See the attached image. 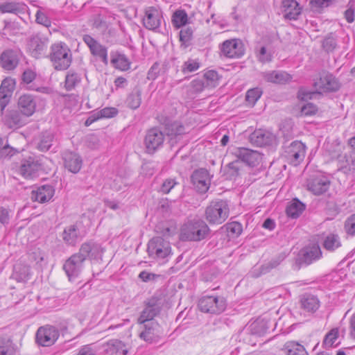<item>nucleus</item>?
<instances>
[{
  "label": "nucleus",
  "instance_id": "nucleus-1",
  "mask_svg": "<svg viewBox=\"0 0 355 355\" xmlns=\"http://www.w3.org/2000/svg\"><path fill=\"white\" fill-rule=\"evenodd\" d=\"M210 229L202 219L188 220L180 228V239L182 241H201L209 236Z\"/></svg>",
  "mask_w": 355,
  "mask_h": 355
},
{
  "label": "nucleus",
  "instance_id": "nucleus-2",
  "mask_svg": "<svg viewBox=\"0 0 355 355\" xmlns=\"http://www.w3.org/2000/svg\"><path fill=\"white\" fill-rule=\"evenodd\" d=\"M49 58L53 68L57 71L67 70L71 64L73 55L67 44L58 42L50 47Z\"/></svg>",
  "mask_w": 355,
  "mask_h": 355
},
{
  "label": "nucleus",
  "instance_id": "nucleus-3",
  "mask_svg": "<svg viewBox=\"0 0 355 355\" xmlns=\"http://www.w3.org/2000/svg\"><path fill=\"white\" fill-rule=\"evenodd\" d=\"M230 208L227 200L211 201L205 209V218L210 223L220 225L229 216Z\"/></svg>",
  "mask_w": 355,
  "mask_h": 355
},
{
  "label": "nucleus",
  "instance_id": "nucleus-4",
  "mask_svg": "<svg viewBox=\"0 0 355 355\" xmlns=\"http://www.w3.org/2000/svg\"><path fill=\"white\" fill-rule=\"evenodd\" d=\"M148 256L157 261L165 263L171 255L170 242L162 236H155L148 243Z\"/></svg>",
  "mask_w": 355,
  "mask_h": 355
},
{
  "label": "nucleus",
  "instance_id": "nucleus-5",
  "mask_svg": "<svg viewBox=\"0 0 355 355\" xmlns=\"http://www.w3.org/2000/svg\"><path fill=\"white\" fill-rule=\"evenodd\" d=\"M43 169L40 159L29 156L21 160L18 173L25 179L33 180L37 178Z\"/></svg>",
  "mask_w": 355,
  "mask_h": 355
},
{
  "label": "nucleus",
  "instance_id": "nucleus-6",
  "mask_svg": "<svg viewBox=\"0 0 355 355\" xmlns=\"http://www.w3.org/2000/svg\"><path fill=\"white\" fill-rule=\"evenodd\" d=\"M226 300L220 296L206 295L198 302V307L202 312L211 314H220L226 308Z\"/></svg>",
  "mask_w": 355,
  "mask_h": 355
},
{
  "label": "nucleus",
  "instance_id": "nucleus-7",
  "mask_svg": "<svg viewBox=\"0 0 355 355\" xmlns=\"http://www.w3.org/2000/svg\"><path fill=\"white\" fill-rule=\"evenodd\" d=\"M306 155V146L300 141H294L284 147L283 156L293 166L302 162Z\"/></svg>",
  "mask_w": 355,
  "mask_h": 355
},
{
  "label": "nucleus",
  "instance_id": "nucleus-8",
  "mask_svg": "<svg viewBox=\"0 0 355 355\" xmlns=\"http://www.w3.org/2000/svg\"><path fill=\"white\" fill-rule=\"evenodd\" d=\"M85 260L83 255L78 251L65 261L63 265V270L69 281H72L79 276L83 270Z\"/></svg>",
  "mask_w": 355,
  "mask_h": 355
},
{
  "label": "nucleus",
  "instance_id": "nucleus-9",
  "mask_svg": "<svg viewBox=\"0 0 355 355\" xmlns=\"http://www.w3.org/2000/svg\"><path fill=\"white\" fill-rule=\"evenodd\" d=\"M165 139V134L157 127L149 129L144 138V145L146 153H155L162 147Z\"/></svg>",
  "mask_w": 355,
  "mask_h": 355
},
{
  "label": "nucleus",
  "instance_id": "nucleus-10",
  "mask_svg": "<svg viewBox=\"0 0 355 355\" xmlns=\"http://www.w3.org/2000/svg\"><path fill=\"white\" fill-rule=\"evenodd\" d=\"M331 181L323 174H315L310 176L306 182V189L315 196L325 193L329 189Z\"/></svg>",
  "mask_w": 355,
  "mask_h": 355
},
{
  "label": "nucleus",
  "instance_id": "nucleus-11",
  "mask_svg": "<svg viewBox=\"0 0 355 355\" xmlns=\"http://www.w3.org/2000/svg\"><path fill=\"white\" fill-rule=\"evenodd\" d=\"M49 38L42 33H37L30 37L28 41V49L31 55L35 58L42 57L47 49Z\"/></svg>",
  "mask_w": 355,
  "mask_h": 355
},
{
  "label": "nucleus",
  "instance_id": "nucleus-12",
  "mask_svg": "<svg viewBox=\"0 0 355 355\" xmlns=\"http://www.w3.org/2000/svg\"><path fill=\"white\" fill-rule=\"evenodd\" d=\"M338 79L331 73L322 72L320 73L319 78L313 83V87L318 93L336 92L340 88Z\"/></svg>",
  "mask_w": 355,
  "mask_h": 355
},
{
  "label": "nucleus",
  "instance_id": "nucleus-13",
  "mask_svg": "<svg viewBox=\"0 0 355 355\" xmlns=\"http://www.w3.org/2000/svg\"><path fill=\"white\" fill-rule=\"evenodd\" d=\"M232 154L240 162L245 163L250 166H257L261 161V153L248 148L239 147L233 149Z\"/></svg>",
  "mask_w": 355,
  "mask_h": 355
},
{
  "label": "nucleus",
  "instance_id": "nucleus-14",
  "mask_svg": "<svg viewBox=\"0 0 355 355\" xmlns=\"http://www.w3.org/2000/svg\"><path fill=\"white\" fill-rule=\"evenodd\" d=\"M162 19V10L157 7L150 6L145 10L143 25L148 30L156 31L160 27Z\"/></svg>",
  "mask_w": 355,
  "mask_h": 355
},
{
  "label": "nucleus",
  "instance_id": "nucleus-15",
  "mask_svg": "<svg viewBox=\"0 0 355 355\" xmlns=\"http://www.w3.org/2000/svg\"><path fill=\"white\" fill-rule=\"evenodd\" d=\"M160 300L157 297H152L146 302V306L141 311L137 322L139 324H144L153 321V318L159 314L161 310Z\"/></svg>",
  "mask_w": 355,
  "mask_h": 355
},
{
  "label": "nucleus",
  "instance_id": "nucleus-16",
  "mask_svg": "<svg viewBox=\"0 0 355 355\" xmlns=\"http://www.w3.org/2000/svg\"><path fill=\"white\" fill-rule=\"evenodd\" d=\"M83 42L89 49L91 54L98 58L105 65L108 64L107 48L89 35L83 37Z\"/></svg>",
  "mask_w": 355,
  "mask_h": 355
},
{
  "label": "nucleus",
  "instance_id": "nucleus-17",
  "mask_svg": "<svg viewBox=\"0 0 355 355\" xmlns=\"http://www.w3.org/2000/svg\"><path fill=\"white\" fill-rule=\"evenodd\" d=\"M59 335V331L55 327L49 325L41 327L36 333V342L40 345L49 347L54 344Z\"/></svg>",
  "mask_w": 355,
  "mask_h": 355
},
{
  "label": "nucleus",
  "instance_id": "nucleus-18",
  "mask_svg": "<svg viewBox=\"0 0 355 355\" xmlns=\"http://www.w3.org/2000/svg\"><path fill=\"white\" fill-rule=\"evenodd\" d=\"M221 53L229 58H240L244 54L242 42L237 39L225 40L220 46Z\"/></svg>",
  "mask_w": 355,
  "mask_h": 355
},
{
  "label": "nucleus",
  "instance_id": "nucleus-19",
  "mask_svg": "<svg viewBox=\"0 0 355 355\" xmlns=\"http://www.w3.org/2000/svg\"><path fill=\"white\" fill-rule=\"evenodd\" d=\"M15 85V79L11 78H6L1 82L0 85V111L1 114L10 103Z\"/></svg>",
  "mask_w": 355,
  "mask_h": 355
},
{
  "label": "nucleus",
  "instance_id": "nucleus-20",
  "mask_svg": "<svg viewBox=\"0 0 355 355\" xmlns=\"http://www.w3.org/2000/svg\"><path fill=\"white\" fill-rule=\"evenodd\" d=\"M191 182L198 192L205 193L209 188L211 179L207 169L200 168L193 171L191 175Z\"/></svg>",
  "mask_w": 355,
  "mask_h": 355
},
{
  "label": "nucleus",
  "instance_id": "nucleus-21",
  "mask_svg": "<svg viewBox=\"0 0 355 355\" xmlns=\"http://www.w3.org/2000/svg\"><path fill=\"white\" fill-rule=\"evenodd\" d=\"M28 118L17 108L8 111L3 121L9 128L17 129L25 125L28 123Z\"/></svg>",
  "mask_w": 355,
  "mask_h": 355
},
{
  "label": "nucleus",
  "instance_id": "nucleus-22",
  "mask_svg": "<svg viewBox=\"0 0 355 355\" xmlns=\"http://www.w3.org/2000/svg\"><path fill=\"white\" fill-rule=\"evenodd\" d=\"M322 252L318 245H313L303 248L299 253L297 261L300 265H309L320 258Z\"/></svg>",
  "mask_w": 355,
  "mask_h": 355
},
{
  "label": "nucleus",
  "instance_id": "nucleus-23",
  "mask_svg": "<svg viewBox=\"0 0 355 355\" xmlns=\"http://www.w3.org/2000/svg\"><path fill=\"white\" fill-rule=\"evenodd\" d=\"M37 102L34 96L29 94L21 95L17 101V109L27 117L31 116L36 110Z\"/></svg>",
  "mask_w": 355,
  "mask_h": 355
},
{
  "label": "nucleus",
  "instance_id": "nucleus-24",
  "mask_svg": "<svg viewBox=\"0 0 355 355\" xmlns=\"http://www.w3.org/2000/svg\"><path fill=\"white\" fill-rule=\"evenodd\" d=\"M250 141L252 144L260 147L270 146L275 141V136L270 132L259 129L250 135Z\"/></svg>",
  "mask_w": 355,
  "mask_h": 355
},
{
  "label": "nucleus",
  "instance_id": "nucleus-25",
  "mask_svg": "<svg viewBox=\"0 0 355 355\" xmlns=\"http://www.w3.org/2000/svg\"><path fill=\"white\" fill-rule=\"evenodd\" d=\"M79 251L85 259L87 257L91 259H98L102 258L104 249L101 244L89 241L83 243Z\"/></svg>",
  "mask_w": 355,
  "mask_h": 355
},
{
  "label": "nucleus",
  "instance_id": "nucleus-26",
  "mask_svg": "<svg viewBox=\"0 0 355 355\" xmlns=\"http://www.w3.org/2000/svg\"><path fill=\"white\" fill-rule=\"evenodd\" d=\"M64 167L71 173H77L80 171L83 159L81 157L71 151L67 150L62 155Z\"/></svg>",
  "mask_w": 355,
  "mask_h": 355
},
{
  "label": "nucleus",
  "instance_id": "nucleus-27",
  "mask_svg": "<svg viewBox=\"0 0 355 355\" xmlns=\"http://www.w3.org/2000/svg\"><path fill=\"white\" fill-rule=\"evenodd\" d=\"M19 61L17 51L12 49H6L0 55V65L6 70L15 69Z\"/></svg>",
  "mask_w": 355,
  "mask_h": 355
},
{
  "label": "nucleus",
  "instance_id": "nucleus-28",
  "mask_svg": "<svg viewBox=\"0 0 355 355\" xmlns=\"http://www.w3.org/2000/svg\"><path fill=\"white\" fill-rule=\"evenodd\" d=\"M262 78L268 83L274 84H286L292 79V76L283 71H270L261 73Z\"/></svg>",
  "mask_w": 355,
  "mask_h": 355
},
{
  "label": "nucleus",
  "instance_id": "nucleus-29",
  "mask_svg": "<svg viewBox=\"0 0 355 355\" xmlns=\"http://www.w3.org/2000/svg\"><path fill=\"white\" fill-rule=\"evenodd\" d=\"M104 352L107 355H127L128 348L120 340L112 339L103 345Z\"/></svg>",
  "mask_w": 355,
  "mask_h": 355
},
{
  "label": "nucleus",
  "instance_id": "nucleus-30",
  "mask_svg": "<svg viewBox=\"0 0 355 355\" xmlns=\"http://www.w3.org/2000/svg\"><path fill=\"white\" fill-rule=\"evenodd\" d=\"M55 190L51 185H43L31 192V199L33 201H37L44 203L50 200L53 195Z\"/></svg>",
  "mask_w": 355,
  "mask_h": 355
},
{
  "label": "nucleus",
  "instance_id": "nucleus-31",
  "mask_svg": "<svg viewBox=\"0 0 355 355\" xmlns=\"http://www.w3.org/2000/svg\"><path fill=\"white\" fill-rule=\"evenodd\" d=\"M157 322L151 321L144 324V329L140 333L139 337L148 343H156L159 336L157 332Z\"/></svg>",
  "mask_w": 355,
  "mask_h": 355
},
{
  "label": "nucleus",
  "instance_id": "nucleus-32",
  "mask_svg": "<svg viewBox=\"0 0 355 355\" xmlns=\"http://www.w3.org/2000/svg\"><path fill=\"white\" fill-rule=\"evenodd\" d=\"M62 238L67 245L75 246L81 239L78 226L73 224L66 227L62 232Z\"/></svg>",
  "mask_w": 355,
  "mask_h": 355
},
{
  "label": "nucleus",
  "instance_id": "nucleus-33",
  "mask_svg": "<svg viewBox=\"0 0 355 355\" xmlns=\"http://www.w3.org/2000/svg\"><path fill=\"white\" fill-rule=\"evenodd\" d=\"M300 306L305 311L314 313L320 307V301L316 296L305 293L300 297Z\"/></svg>",
  "mask_w": 355,
  "mask_h": 355
},
{
  "label": "nucleus",
  "instance_id": "nucleus-34",
  "mask_svg": "<svg viewBox=\"0 0 355 355\" xmlns=\"http://www.w3.org/2000/svg\"><path fill=\"white\" fill-rule=\"evenodd\" d=\"M26 8V4L22 1H11L0 3L1 13H11L17 15L24 12Z\"/></svg>",
  "mask_w": 355,
  "mask_h": 355
},
{
  "label": "nucleus",
  "instance_id": "nucleus-35",
  "mask_svg": "<svg viewBox=\"0 0 355 355\" xmlns=\"http://www.w3.org/2000/svg\"><path fill=\"white\" fill-rule=\"evenodd\" d=\"M284 8V16L286 19H296L300 14V7L295 0H284L282 2Z\"/></svg>",
  "mask_w": 355,
  "mask_h": 355
},
{
  "label": "nucleus",
  "instance_id": "nucleus-36",
  "mask_svg": "<svg viewBox=\"0 0 355 355\" xmlns=\"http://www.w3.org/2000/svg\"><path fill=\"white\" fill-rule=\"evenodd\" d=\"M338 170L344 173H349L355 171V158L350 155L345 153L339 155L337 157Z\"/></svg>",
  "mask_w": 355,
  "mask_h": 355
},
{
  "label": "nucleus",
  "instance_id": "nucleus-37",
  "mask_svg": "<svg viewBox=\"0 0 355 355\" xmlns=\"http://www.w3.org/2000/svg\"><path fill=\"white\" fill-rule=\"evenodd\" d=\"M282 351L286 355H309L304 347L293 340L286 342Z\"/></svg>",
  "mask_w": 355,
  "mask_h": 355
},
{
  "label": "nucleus",
  "instance_id": "nucleus-38",
  "mask_svg": "<svg viewBox=\"0 0 355 355\" xmlns=\"http://www.w3.org/2000/svg\"><path fill=\"white\" fill-rule=\"evenodd\" d=\"M110 62L114 67L121 71H126L130 68V62L125 55L117 51H112L110 53Z\"/></svg>",
  "mask_w": 355,
  "mask_h": 355
},
{
  "label": "nucleus",
  "instance_id": "nucleus-39",
  "mask_svg": "<svg viewBox=\"0 0 355 355\" xmlns=\"http://www.w3.org/2000/svg\"><path fill=\"white\" fill-rule=\"evenodd\" d=\"M81 75L74 70H69L64 80V88L67 91L74 89L81 82Z\"/></svg>",
  "mask_w": 355,
  "mask_h": 355
},
{
  "label": "nucleus",
  "instance_id": "nucleus-40",
  "mask_svg": "<svg viewBox=\"0 0 355 355\" xmlns=\"http://www.w3.org/2000/svg\"><path fill=\"white\" fill-rule=\"evenodd\" d=\"M125 103L132 110H136L139 107L141 103V90L139 87H135L128 95Z\"/></svg>",
  "mask_w": 355,
  "mask_h": 355
},
{
  "label": "nucleus",
  "instance_id": "nucleus-41",
  "mask_svg": "<svg viewBox=\"0 0 355 355\" xmlns=\"http://www.w3.org/2000/svg\"><path fill=\"white\" fill-rule=\"evenodd\" d=\"M241 162L239 160H235L229 163L224 168L223 175L226 179L234 180L240 175Z\"/></svg>",
  "mask_w": 355,
  "mask_h": 355
},
{
  "label": "nucleus",
  "instance_id": "nucleus-42",
  "mask_svg": "<svg viewBox=\"0 0 355 355\" xmlns=\"http://www.w3.org/2000/svg\"><path fill=\"white\" fill-rule=\"evenodd\" d=\"M323 248L328 251H334L341 246V241L339 236L336 234L330 233L324 237Z\"/></svg>",
  "mask_w": 355,
  "mask_h": 355
},
{
  "label": "nucleus",
  "instance_id": "nucleus-43",
  "mask_svg": "<svg viewBox=\"0 0 355 355\" xmlns=\"http://www.w3.org/2000/svg\"><path fill=\"white\" fill-rule=\"evenodd\" d=\"M305 209V205L299 200L294 199L286 207V212L288 217L292 218H298Z\"/></svg>",
  "mask_w": 355,
  "mask_h": 355
},
{
  "label": "nucleus",
  "instance_id": "nucleus-44",
  "mask_svg": "<svg viewBox=\"0 0 355 355\" xmlns=\"http://www.w3.org/2000/svg\"><path fill=\"white\" fill-rule=\"evenodd\" d=\"M14 344L8 336L0 335V355H15Z\"/></svg>",
  "mask_w": 355,
  "mask_h": 355
},
{
  "label": "nucleus",
  "instance_id": "nucleus-45",
  "mask_svg": "<svg viewBox=\"0 0 355 355\" xmlns=\"http://www.w3.org/2000/svg\"><path fill=\"white\" fill-rule=\"evenodd\" d=\"M288 256V253L283 252L279 253L275 257L272 259L269 262L261 266V272L266 274L272 269L277 268Z\"/></svg>",
  "mask_w": 355,
  "mask_h": 355
},
{
  "label": "nucleus",
  "instance_id": "nucleus-46",
  "mask_svg": "<svg viewBox=\"0 0 355 355\" xmlns=\"http://www.w3.org/2000/svg\"><path fill=\"white\" fill-rule=\"evenodd\" d=\"M189 21L188 15L184 10H177L173 15L171 21L173 26L176 28H180L185 26Z\"/></svg>",
  "mask_w": 355,
  "mask_h": 355
},
{
  "label": "nucleus",
  "instance_id": "nucleus-47",
  "mask_svg": "<svg viewBox=\"0 0 355 355\" xmlns=\"http://www.w3.org/2000/svg\"><path fill=\"white\" fill-rule=\"evenodd\" d=\"M53 139L54 136L51 132H43L40 141L38 143V149L43 152L49 150L53 144Z\"/></svg>",
  "mask_w": 355,
  "mask_h": 355
},
{
  "label": "nucleus",
  "instance_id": "nucleus-48",
  "mask_svg": "<svg viewBox=\"0 0 355 355\" xmlns=\"http://www.w3.org/2000/svg\"><path fill=\"white\" fill-rule=\"evenodd\" d=\"M202 78L205 81V84L208 88H214L218 85L219 76L217 71L214 70L206 71Z\"/></svg>",
  "mask_w": 355,
  "mask_h": 355
},
{
  "label": "nucleus",
  "instance_id": "nucleus-49",
  "mask_svg": "<svg viewBox=\"0 0 355 355\" xmlns=\"http://www.w3.org/2000/svg\"><path fill=\"white\" fill-rule=\"evenodd\" d=\"M14 275L17 281H26L30 278V267L28 266L17 265L14 268Z\"/></svg>",
  "mask_w": 355,
  "mask_h": 355
},
{
  "label": "nucleus",
  "instance_id": "nucleus-50",
  "mask_svg": "<svg viewBox=\"0 0 355 355\" xmlns=\"http://www.w3.org/2000/svg\"><path fill=\"white\" fill-rule=\"evenodd\" d=\"M263 91L259 87H255L248 90L245 95L246 101L251 105H254L256 102L260 98Z\"/></svg>",
  "mask_w": 355,
  "mask_h": 355
},
{
  "label": "nucleus",
  "instance_id": "nucleus-51",
  "mask_svg": "<svg viewBox=\"0 0 355 355\" xmlns=\"http://www.w3.org/2000/svg\"><path fill=\"white\" fill-rule=\"evenodd\" d=\"M322 46L323 49L329 52H332L337 46L336 38L332 33L329 34L322 41Z\"/></svg>",
  "mask_w": 355,
  "mask_h": 355
},
{
  "label": "nucleus",
  "instance_id": "nucleus-52",
  "mask_svg": "<svg viewBox=\"0 0 355 355\" xmlns=\"http://www.w3.org/2000/svg\"><path fill=\"white\" fill-rule=\"evenodd\" d=\"M167 135L168 137H177L184 134V127L178 122H174L171 123L167 128Z\"/></svg>",
  "mask_w": 355,
  "mask_h": 355
},
{
  "label": "nucleus",
  "instance_id": "nucleus-53",
  "mask_svg": "<svg viewBox=\"0 0 355 355\" xmlns=\"http://www.w3.org/2000/svg\"><path fill=\"white\" fill-rule=\"evenodd\" d=\"M338 337V329H332L327 333L323 340V345L327 348L332 347Z\"/></svg>",
  "mask_w": 355,
  "mask_h": 355
},
{
  "label": "nucleus",
  "instance_id": "nucleus-54",
  "mask_svg": "<svg viewBox=\"0 0 355 355\" xmlns=\"http://www.w3.org/2000/svg\"><path fill=\"white\" fill-rule=\"evenodd\" d=\"M200 62L196 60L189 59L183 63L182 71L184 73L194 72L200 68Z\"/></svg>",
  "mask_w": 355,
  "mask_h": 355
},
{
  "label": "nucleus",
  "instance_id": "nucleus-55",
  "mask_svg": "<svg viewBox=\"0 0 355 355\" xmlns=\"http://www.w3.org/2000/svg\"><path fill=\"white\" fill-rule=\"evenodd\" d=\"M190 86L191 92L196 94L200 93L205 88H208L205 84V81L202 77L193 79L191 82Z\"/></svg>",
  "mask_w": 355,
  "mask_h": 355
},
{
  "label": "nucleus",
  "instance_id": "nucleus-56",
  "mask_svg": "<svg viewBox=\"0 0 355 355\" xmlns=\"http://www.w3.org/2000/svg\"><path fill=\"white\" fill-rule=\"evenodd\" d=\"M226 230L228 233L234 236H239L243 231L242 225L236 221L227 223L226 225Z\"/></svg>",
  "mask_w": 355,
  "mask_h": 355
},
{
  "label": "nucleus",
  "instance_id": "nucleus-57",
  "mask_svg": "<svg viewBox=\"0 0 355 355\" xmlns=\"http://www.w3.org/2000/svg\"><path fill=\"white\" fill-rule=\"evenodd\" d=\"M178 183L174 178H167L162 184L159 191L164 194L168 193Z\"/></svg>",
  "mask_w": 355,
  "mask_h": 355
},
{
  "label": "nucleus",
  "instance_id": "nucleus-58",
  "mask_svg": "<svg viewBox=\"0 0 355 355\" xmlns=\"http://www.w3.org/2000/svg\"><path fill=\"white\" fill-rule=\"evenodd\" d=\"M344 227L348 235L355 236V214L347 218Z\"/></svg>",
  "mask_w": 355,
  "mask_h": 355
},
{
  "label": "nucleus",
  "instance_id": "nucleus-59",
  "mask_svg": "<svg viewBox=\"0 0 355 355\" xmlns=\"http://www.w3.org/2000/svg\"><path fill=\"white\" fill-rule=\"evenodd\" d=\"M192 35H193V31L191 28H185L181 29L180 31V42L187 45L188 43L190 42V41L192 39Z\"/></svg>",
  "mask_w": 355,
  "mask_h": 355
},
{
  "label": "nucleus",
  "instance_id": "nucleus-60",
  "mask_svg": "<svg viewBox=\"0 0 355 355\" xmlns=\"http://www.w3.org/2000/svg\"><path fill=\"white\" fill-rule=\"evenodd\" d=\"M18 153V150L12 147H10L7 142L1 147L0 149V157H11L14 155Z\"/></svg>",
  "mask_w": 355,
  "mask_h": 355
},
{
  "label": "nucleus",
  "instance_id": "nucleus-61",
  "mask_svg": "<svg viewBox=\"0 0 355 355\" xmlns=\"http://www.w3.org/2000/svg\"><path fill=\"white\" fill-rule=\"evenodd\" d=\"M318 109L315 105L309 103L302 107L300 110V116H311L315 114Z\"/></svg>",
  "mask_w": 355,
  "mask_h": 355
},
{
  "label": "nucleus",
  "instance_id": "nucleus-62",
  "mask_svg": "<svg viewBox=\"0 0 355 355\" xmlns=\"http://www.w3.org/2000/svg\"><path fill=\"white\" fill-rule=\"evenodd\" d=\"M10 210L4 207H0V223L3 226L9 224L10 220Z\"/></svg>",
  "mask_w": 355,
  "mask_h": 355
},
{
  "label": "nucleus",
  "instance_id": "nucleus-63",
  "mask_svg": "<svg viewBox=\"0 0 355 355\" xmlns=\"http://www.w3.org/2000/svg\"><path fill=\"white\" fill-rule=\"evenodd\" d=\"M259 61L262 63L268 62L272 60V55L270 52H268L265 46H261L259 49V53L257 54Z\"/></svg>",
  "mask_w": 355,
  "mask_h": 355
},
{
  "label": "nucleus",
  "instance_id": "nucleus-64",
  "mask_svg": "<svg viewBox=\"0 0 355 355\" xmlns=\"http://www.w3.org/2000/svg\"><path fill=\"white\" fill-rule=\"evenodd\" d=\"M100 116L101 119L103 118H112L118 114V110L114 107H105L101 110Z\"/></svg>",
  "mask_w": 355,
  "mask_h": 355
}]
</instances>
